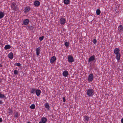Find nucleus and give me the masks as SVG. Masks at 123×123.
<instances>
[{
  "label": "nucleus",
  "mask_w": 123,
  "mask_h": 123,
  "mask_svg": "<svg viewBox=\"0 0 123 123\" xmlns=\"http://www.w3.org/2000/svg\"><path fill=\"white\" fill-rule=\"evenodd\" d=\"M94 93V90L93 89L89 88L87 90L86 94L89 97L93 96Z\"/></svg>",
  "instance_id": "obj_1"
},
{
  "label": "nucleus",
  "mask_w": 123,
  "mask_h": 123,
  "mask_svg": "<svg viewBox=\"0 0 123 123\" xmlns=\"http://www.w3.org/2000/svg\"><path fill=\"white\" fill-rule=\"evenodd\" d=\"M94 78V76L92 74H89L88 76L87 80L89 82H92Z\"/></svg>",
  "instance_id": "obj_2"
},
{
  "label": "nucleus",
  "mask_w": 123,
  "mask_h": 123,
  "mask_svg": "<svg viewBox=\"0 0 123 123\" xmlns=\"http://www.w3.org/2000/svg\"><path fill=\"white\" fill-rule=\"evenodd\" d=\"M11 8L12 9L17 11L18 10V8L15 2H14L11 5Z\"/></svg>",
  "instance_id": "obj_3"
},
{
  "label": "nucleus",
  "mask_w": 123,
  "mask_h": 123,
  "mask_svg": "<svg viewBox=\"0 0 123 123\" xmlns=\"http://www.w3.org/2000/svg\"><path fill=\"white\" fill-rule=\"evenodd\" d=\"M95 56L94 55H93L89 58L88 62L89 63L92 62L95 60Z\"/></svg>",
  "instance_id": "obj_4"
},
{
  "label": "nucleus",
  "mask_w": 123,
  "mask_h": 123,
  "mask_svg": "<svg viewBox=\"0 0 123 123\" xmlns=\"http://www.w3.org/2000/svg\"><path fill=\"white\" fill-rule=\"evenodd\" d=\"M120 50L118 48H116L114 49V52L115 55L120 53L119 52Z\"/></svg>",
  "instance_id": "obj_5"
},
{
  "label": "nucleus",
  "mask_w": 123,
  "mask_h": 123,
  "mask_svg": "<svg viewBox=\"0 0 123 123\" xmlns=\"http://www.w3.org/2000/svg\"><path fill=\"white\" fill-rule=\"evenodd\" d=\"M40 2L38 0H36L34 2V5L36 7L40 5Z\"/></svg>",
  "instance_id": "obj_6"
},
{
  "label": "nucleus",
  "mask_w": 123,
  "mask_h": 123,
  "mask_svg": "<svg viewBox=\"0 0 123 123\" xmlns=\"http://www.w3.org/2000/svg\"><path fill=\"white\" fill-rule=\"evenodd\" d=\"M29 20L28 19H24L23 21V24L26 25H27L29 23Z\"/></svg>",
  "instance_id": "obj_7"
},
{
  "label": "nucleus",
  "mask_w": 123,
  "mask_h": 123,
  "mask_svg": "<svg viewBox=\"0 0 123 123\" xmlns=\"http://www.w3.org/2000/svg\"><path fill=\"white\" fill-rule=\"evenodd\" d=\"M41 48L40 47H39L36 48V54L37 56H38L40 53V51Z\"/></svg>",
  "instance_id": "obj_8"
},
{
  "label": "nucleus",
  "mask_w": 123,
  "mask_h": 123,
  "mask_svg": "<svg viewBox=\"0 0 123 123\" xmlns=\"http://www.w3.org/2000/svg\"><path fill=\"white\" fill-rule=\"evenodd\" d=\"M56 60V57L55 56H53L51 59L50 60V62L51 63H53Z\"/></svg>",
  "instance_id": "obj_9"
},
{
  "label": "nucleus",
  "mask_w": 123,
  "mask_h": 123,
  "mask_svg": "<svg viewBox=\"0 0 123 123\" xmlns=\"http://www.w3.org/2000/svg\"><path fill=\"white\" fill-rule=\"evenodd\" d=\"M60 22L61 24L63 25L65 23L66 20L64 18H62L60 19Z\"/></svg>",
  "instance_id": "obj_10"
},
{
  "label": "nucleus",
  "mask_w": 123,
  "mask_h": 123,
  "mask_svg": "<svg viewBox=\"0 0 123 123\" xmlns=\"http://www.w3.org/2000/svg\"><path fill=\"white\" fill-rule=\"evenodd\" d=\"M116 57L115 58L116 59H117L118 62L119 60H120V56H121V54H118L116 55Z\"/></svg>",
  "instance_id": "obj_11"
},
{
  "label": "nucleus",
  "mask_w": 123,
  "mask_h": 123,
  "mask_svg": "<svg viewBox=\"0 0 123 123\" xmlns=\"http://www.w3.org/2000/svg\"><path fill=\"white\" fill-rule=\"evenodd\" d=\"M19 116V114L17 111H15L14 113V116L16 118H18Z\"/></svg>",
  "instance_id": "obj_12"
},
{
  "label": "nucleus",
  "mask_w": 123,
  "mask_h": 123,
  "mask_svg": "<svg viewBox=\"0 0 123 123\" xmlns=\"http://www.w3.org/2000/svg\"><path fill=\"white\" fill-rule=\"evenodd\" d=\"M9 58L10 59H12L13 58V54L12 52H11L8 54Z\"/></svg>",
  "instance_id": "obj_13"
},
{
  "label": "nucleus",
  "mask_w": 123,
  "mask_h": 123,
  "mask_svg": "<svg viewBox=\"0 0 123 123\" xmlns=\"http://www.w3.org/2000/svg\"><path fill=\"white\" fill-rule=\"evenodd\" d=\"M30 8L28 6L26 7L25 9V11L24 12L26 13L29 12V11L30 10Z\"/></svg>",
  "instance_id": "obj_14"
},
{
  "label": "nucleus",
  "mask_w": 123,
  "mask_h": 123,
  "mask_svg": "<svg viewBox=\"0 0 123 123\" xmlns=\"http://www.w3.org/2000/svg\"><path fill=\"white\" fill-rule=\"evenodd\" d=\"M36 93L37 96H39L40 94L41 91L39 89H37L36 90Z\"/></svg>",
  "instance_id": "obj_15"
},
{
  "label": "nucleus",
  "mask_w": 123,
  "mask_h": 123,
  "mask_svg": "<svg viewBox=\"0 0 123 123\" xmlns=\"http://www.w3.org/2000/svg\"><path fill=\"white\" fill-rule=\"evenodd\" d=\"M0 98H4V99L6 98V97L4 95L1 93V92H0Z\"/></svg>",
  "instance_id": "obj_16"
},
{
  "label": "nucleus",
  "mask_w": 123,
  "mask_h": 123,
  "mask_svg": "<svg viewBox=\"0 0 123 123\" xmlns=\"http://www.w3.org/2000/svg\"><path fill=\"white\" fill-rule=\"evenodd\" d=\"M123 30V26L122 25H120L118 27V30L119 31L121 32Z\"/></svg>",
  "instance_id": "obj_17"
},
{
  "label": "nucleus",
  "mask_w": 123,
  "mask_h": 123,
  "mask_svg": "<svg viewBox=\"0 0 123 123\" xmlns=\"http://www.w3.org/2000/svg\"><path fill=\"white\" fill-rule=\"evenodd\" d=\"M41 121L43 123H45L47 121V119L45 117H43L41 119Z\"/></svg>",
  "instance_id": "obj_18"
},
{
  "label": "nucleus",
  "mask_w": 123,
  "mask_h": 123,
  "mask_svg": "<svg viewBox=\"0 0 123 123\" xmlns=\"http://www.w3.org/2000/svg\"><path fill=\"white\" fill-rule=\"evenodd\" d=\"M68 74V71H64L63 73V75L65 77H66L67 76Z\"/></svg>",
  "instance_id": "obj_19"
},
{
  "label": "nucleus",
  "mask_w": 123,
  "mask_h": 123,
  "mask_svg": "<svg viewBox=\"0 0 123 123\" xmlns=\"http://www.w3.org/2000/svg\"><path fill=\"white\" fill-rule=\"evenodd\" d=\"M4 12H0V19H1L4 16Z\"/></svg>",
  "instance_id": "obj_20"
},
{
  "label": "nucleus",
  "mask_w": 123,
  "mask_h": 123,
  "mask_svg": "<svg viewBox=\"0 0 123 123\" xmlns=\"http://www.w3.org/2000/svg\"><path fill=\"white\" fill-rule=\"evenodd\" d=\"M74 61V60L73 57L70 55V63L73 62Z\"/></svg>",
  "instance_id": "obj_21"
},
{
  "label": "nucleus",
  "mask_w": 123,
  "mask_h": 123,
  "mask_svg": "<svg viewBox=\"0 0 123 123\" xmlns=\"http://www.w3.org/2000/svg\"><path fill=\"white\" fill-rule=\"evenodd\" d=\"M84 121L88 122L89 119V118L87 116H85L84 117Z\"/></svg>",
  "instance_id": "obj_22"
},
{
  "label": "nucleus",
  "mask_w": 123,
  "mask_h": 123,
  "mask_svg": "<svg viewBox=\"0 0 123 123\" xmlns=\"http://www.w3.org/2000/svg\"><path fill=\"white\" fill-rule=\"evenodd\" d=\"M11 48L10 46L9 45H7L5 46V49L6 50L9 49Z\"/></svg>",
  "instance_id": "obj_23"
},
{
  "label": "nucleus",
  "mask_w": 123,
  "mask_h": 123,
  "mask_svg": "<svg viewBox=\"0 0 123 123\" xmlns=\"http://www.w3.org/2000/svg\"><path fill=\"white\" fill-rule=\"evenodd\" d=\"M45 107L47 108L48 110H49L50 107L48 103H46V104L45 105Z\"/></svg>",
  "instance_id": "obj_24"
},
{
  "label": "nucleus",
  "mask_w": 123,
  "mask_h": 123,
  "mask_svg": "<svg viewBox=\"0 0 123 123\" xmlns=\"http://www.w3.org/2000/svg\"><path fill=\"white\" fill-rule=\"evenodd\" d=\"M36 89L35 88H32L31 91V93H34L36 92Z\"/></svg>",
  "instance_id": "obj_25"
},
{
  "label": "nucleus",
  "mask_w": 123,
  "mask_h": 123,
  "mask_svg": "<svg viewBox=\"0 0 123 123\" xmlns=\"http://www.w3.org/2000/svg\"><path fill=\"white\" fill-rule=\"evenodd\" d=\"M101 13L100 10L99 9H98L96 11V14L97 15H98L100 14Z\"/></svg>",
  "instance_id": "obj_26"
},
{
  "label": "nucleus",
  "mask_w": 123,
  "mask_h": 123,
  "mask_svg": "<svg viewBox=\"0 0 123 123\" xmlns=\"http://www.w3.org/2000/svg\"><path fill=\"white\" fill-rule=\"evenodd\" d=\"M64 2L65 4L67 5L69 3V0H64Z\"/></svg>",
  "instance_id": "obj_27"
},
{
  "label": "nucleus",
  "mask_w": 123,
  "mask_h": 123,
  "mask_svg": "<svg viewBox=\"0 0 123 123\" xmlns=\"http://www.w3.org/2000/svg\"><path fill=\"white\" fill-rule=\"evenodd\" d=\"M35 105L34 104L31 105L30 107V108L33 109H34L35 108Z\"/></svg>",
  "instance_id": "obj_28"
},
{
  "label": "nucleus",
  "mask_w": 123,
  "mask_h": 123,
  "mask_svg": "<svg viewBox=\"0 0 123 123\" xmlns=\"http://www.w3.org/2000/svg\"><path fill=\"white\" fill-rule=\"evenodd\" d=\"M14 73L15 75H18V73L17 70H14Z\"/></svg>",
  "instance_id": "obj_29"
},
{
  "label": "nucleus",
  "mask_w": 123,
  "mask_h": 123,
  "mask_svg": "<svg viewBox=\"0 0 123 123\" xmlns=\"http://www.w3.org/2000/svg\"><path fill=\"white\" fill-rule=\"evenodd\" d=\"M28 27L30 30H33L34 28V27L32 26H28Z\"/></svg>",
  "instance_id": "obj_30"
},
{
  "label": "nucleus",
  "mask_w": 123,
  "mask_h": 123,
  "mask_svg": "<svg viewBox=\"0 0 123 123\" xmlns=\"http://www.w3.org/2000/svg\"><path fill=\"white\" fill-rule=\"evenodd\" d=\"M44 38V37L43 36L40 37H39V39L40 41H41Z\"/></svg>",
  "instance_id": "obj_31"
},
{
  "label": "nucleus",
  "mask_w": 123,
  "mask_h": 123,
  "mask_svg": "<svg viewBox=\"0 0 123 123\" xmlns=\"http://www.w3.org/2000/svg\"><path fill=\"white\" fill-rule=\"evenodd\" d=\"M92 42L94 44H95L97 42V41L96 39H95L93 40Z\"/></svg>",
  "instance_id": "obj_32"
},
{
  "label": "nucleus",
  "mask_w": 123,
  "mask_h": 123,
  "mask_svg": "<svg viewBox=\"0 0 123 123\" xmlns=\"http://www.w3.org/2000/svg\"><path fill=\"white\" fill-rule=\"evenodd\" d=\"M69 44V43L67 42H66L65 43V45L66 47L68 46Z\"/></svg>",
  "instance_id": "obj_33"
},
{
  "label": "nucleus",
  "mask_w": 123,
  "mask_h": 123,
  "mask_svg": "<svg viewBox=\"0 0 123 123\" xmlns=\"http://www.w3.org/2000/svg\"><path fill=\"white\" fill-rule=\"evenodd\" d=\"M16 65L17 66L19 67L21 66V65L20 63H18L16 64Z\"/></svg>",
  "instance_id": "obj_34"
},
{
  "label": "nucleus",
  "mask_w": 123,
  "mask_h": 123,
  "mask_svg": "<svg viewBox=\"0 0 123 123\" xmlns=\"http://www.w3.org/2000/svg\"><path fill=\"white\" fill-rule=\"evenodd\" d=\"M9 111L8 112V113H9V115H10V114H11L12 112V110L11 109L9 110Z\"/></svg>",
  "instance_id": "obj_35"
},
{
  "label": "nucleus",
  "mask_w": 123,
  "mask_h": 123,
  "mask_svg": "<svg viewBox=\"0 0 123 123\" xmlns=\"http://www.w3.org/2000/svg\"><path fill=\"white\" fill-rule=\"evenodd\" d=\"M63 101L64 102H65V99L64 97H63Z\"/></svg>",
  "instance_id": "obj_36"
},
{
  "label": "nucleus",
  "mask_w": 123,
  "mask_h": 123,
  "mask_svg": "<svg viewBox=\"0 0 123 123\" xmlns=\"http://www.w3.org/2000/svg\"><path fill=\"white\" fill-rule=\"evenodd\" d=\"M68 62H69V55H68Z\"/></svg>",
  "instance_id": "obj_37"
},
{
  "label": "nucleus",
  "mask_w": 123,
  "mask_h": 123,
  "mask_svg": "<svg viewBox=\"0 0 123 123\" xmlns=\"http://www.w3.org/2000/svg\"><path fill=\"white\" fill-rule=\"evenodd\" d=\"M2 121V118H0V122H1Z\"/></svg>",
  "instance_id": "obj_38"
},
{
  "label": "nucleus",
  "mask_w": 123,
  "mask_h": 123,
  "mask_svg": "<svg viewBox=\"0 0 123 123\" xmlns=\"http://www.w3.org/2000/svg\"><path fill=\"white\" fill-rule=\"evenodd\" d=\"M3 103V102H2L1 100H0V104H2Z\"/></svg>",
  "instance_id": "obj_39"
},
{
  "label": "nucleus",
  "mask_w": 123,
  "mask_h": 123,
  "mask_svg": "<svg viewBox=\"0 0 123 123\" xmlns=\"http://www.w3.org/2000/svg\"><path fill=\"white\" fill-rule=\"evenodd\" d=\"M121 122L122 123H123V118H122L121 119Z\"/></svg>",
  "instance_id": "obj_40"
},
{
  "label": "nucleus",
  "mask_w": 123,
  "mask_h": 123,
  "mask_svg": "<svg viewBox=\"0 0 123 123\" xmlns=\"http://www.w3.org/2000/svg\"><path fill=\"white\" fill-rule=\"evenodd\" d=\"M2 67V65L0 64V67Z\"/></svg>",
  "instance_id": "obj_41"
},
{
  "label": "nucleus",
  "mask_w": 123,
  "mask_h": 123,
  "mask_svg": "<svg viewBox=\"0 0 123 123\" xmlns=\"http://www.w3.org/2000/svg\"><path fill=\"white\" fill-rule=\"evenodd\" d=\"M27 123H31L30 122H28Z\"/></svg>",
  "instance_id": "obj_42"
},
{
  "label": "nucleus",
  "mask_w": 123,
  "mask_h": 123,
  "mask_svg": "<svg viewBox=\"0 0 123 123\" xmlns=\"http://www.w3.org/2000/svg\"><path fill=\"white\" fill-rule=\"evenodd\" d=\"M1 44V43L0 42V44Z\"/></svg>",
  "instance_id": "obj_43"
}]
</instances>
